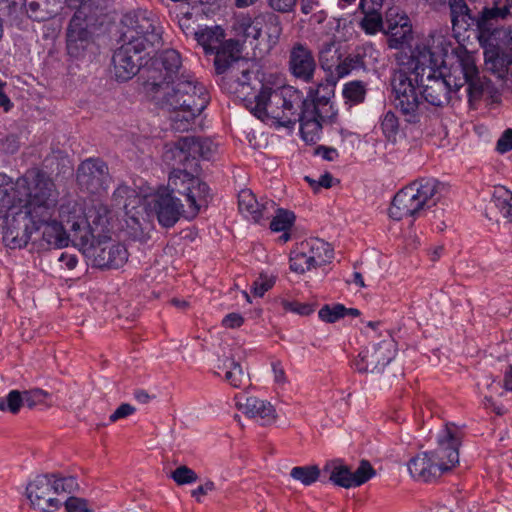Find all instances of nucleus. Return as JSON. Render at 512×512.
<instances>
[{"mask_svg":"<svg viewBox=\"0 0 512 512\" xmlns=\"http://www.w3.org/2000/svg\"><path fill=\"white\" fill-rule=\"evenodd\" d=\"M512 18L511 0H494L490 6H485L476 17V38L484 50L487 68L498 78L512 77V34L506 47L500 42L504 29L499 24Z\"/></svg>","mask_w":512,"mask_h":512,"instance_id":"obj_3","label":"nucleus"},{"mask_svg":"<svg viewBox=\"0 0 512 512\" xmlns=\"http://www.w3.org/2000/svg\"><path fill=\"white\" fill-rule=\"evenodd\" d=\"M357 70L360 69L353 63L352 58L347 55L344 59L340 60L337 65H335L333 73L337 79H341Z\"/></svg>","mask_w":512,"mask_h":512,"instance_id":"obj_56","label":"nucleus"},{"mask_svg":"<svg viewBox=\"0 0 512 512\" xmlns=\"http://www.w3.org/2000/svg\"><path fill=\"white\" fill-rule=\"evenodd\" d=\"M381 129L387 140L391 142L396 141L399 133V120L394 112L388 111L384 114L381 121Z\"/></svg>","mask_w":512,"mask_h":512,"instance_id":"obj_48","label":"nucleus"},{"mask_svg":"<svg viewBox=\"0 0 512 512\" xmlns=\"http://www.w3.org/2000/svg\"><path fill=\"white\" fill-rule=\"evenodd\" d=\"M319 62L323 70L332 72L337 60H340V54L336 47V42L329 39L321 44L318 51Z\"/></svg>","mask_w":512,"mask_h":512,"instance_id":"obj_40","label":"nucleus"},{"mask_svg":"<svg viewBox=\"0 0 512 512\" xmlns=\"http://www.w3.org/2000/svg\"><path fill=\"white\" fill-rule=\"evenodd\" d=\"M374 48L371 44H364L361 46H357L351 53L348 55L352 58L354 64L359 69L366 70L367 68V57H371Z\"/></svg>","mask_w":512,"mask_h":512,"instance_id":"obj_51","label":"nucleus"},{"mask_svg":"<svg viewBox=\"0 0 512 512\" xmlns=\"http://www.w3.org/2000/svg\"><path fill=\"white\" fill-rule=\"evenodd\" d=\"M438 447L429 452L437 464L443 463L447 471L459 463L460 437L457 427L453 423H447L438 436Z\"/></svg>","mask_w":512,"mask_h":512,"instance_id":"obj_24","label":"nucleus"},{"mask_svg":"<svg viewBox=\"0 0 512 512\" xmlns=\"http://www.w3.org/2000/svg\"><path fill=\"white\" fill-rule=\"evenodd\" d=\"M290 269L296 273H305L316 269L311 255L306 251L304 242L299 243L290 253Z\"/></svg>","mask_w":512,"mask_h":512,"instance_id":"obj_39","label":"nucleus"},{"mask_svg":"<svg viewBox=\"0 0 512 512\" xmlns=\"http://www.w3.org/2000/svg\"><path fill=\"white\" fill-rule=\"evenodd\" d=\"M78 488L75 477H62L56 474H40L29 481L26 496L34 509L42 512H55L61 505L60 495L70 494Z\"/></svg>","mask_w":512,"mask_h":512,"instance_id":"obj_9","label":"nucleus"},{"mask_svg":"<svg viewBox=\"0 0 512 512\" xmlns=\"http://www.w3.org/2000/svg\"><path fill=\"white\" fill-rule=\"evenodd\" d=\"M198 44L205 54H214V66L217 74H223L224 88L241 86L237 83L238 75H247L248 61L242 58V44L238 40H224L225 32L220 26L207 27L193 32ZM234 91L236 89H233Z\"/></svg>","mask_w":512,"mask_h":512,"instance_id":"obj_4","label":"nucleus"},{"mask_svg":"<svg viewBox=\"0 0 512 512\" xmlns=\"http://www.w3.org/2000/svg\"><path fill=\"white\" fill-rule=\"evenodd\" d=\"M173 193H177L171 189V192H158L148 201V207L153 211L159 223L166 228L172 227L180 219L184 212L183 204Z\"/></svg>","mask_w":512,"mask_h":512,"instance_id":"obj_25","label":"nucleus"},{"mask_svg":"<svg viewBox=\"0 0 512 512\" xmlns=\"http://www.w3.org/2000/svg\"><path fill=\"white\" fill-rule=\"evenodd\" d=\"M290 476L303 485L309 486L318 480L320 469L316 465L296 466L292 468Z\"/></svg>","mask_w":512,"mask_h":512,"instance_id":"obj_45","label":"nucleus"},{"mask_svg":"<svg viewBox=\"0 0 512 512\" xmlns=\"http://www.w3.org/2000/svg\"><path fill=\"white\" fill-rule=\"evenodd\" d=\"M381 340L364 348L352 361L358 373L382 374L397 353V343L389 331L381 334Z\"/></svg>","mask_w":512,"mask_h":512,"instance_id":"obj_13","label":"nucleus"},{"mask_svg":"<svg viewBox=\"0 0 512 512\" xmlns=\"http://www.w3.org/2000/svg\"><path fill=\"white\" fill-rule=\"evenodd\" d=\"M386 2L382 0H360L358 10L363 14L359 28L367 35H375L384 30L382 8Z\"/></svg>","mask_w":512,"mask_h":512,"instance_id":"obj_31","label":"nucleus"},{"mask_svg":"<svg viewBox=\"0 0 512 512\" xmlns=\"http://www.w3.org/2000/svg\"><path fill=\"white\" fill-rule=\"evenodd\" d=\"M261 37L266 39L270 48L277 45L282 35L283 27L281 19L273 12L260 13Z\"/></svg>","mask_w":512,"mask_h":512,"instance_id":"obj_36","label":"nucleus"},{"mask_svg":"<svg viewBox=\"0 0 512 512\" xmlns=\"http://www.w3.org/2000/svg\"><path fill=\"white\" fill-rule=\"evenodd\" d=\"M224 367L227 368L225 380L233 388H241L249 381L248 373H245L240 363L234 359H226Z\"/></svg>","mask_w":512,"mask_h":512,"instance_id":"obj_41","label":"nucleus"},{"mask_svg":"<svg viewBox=\"0 0 512 512\" xmlns=\"http://www.w3.org/2000/svg\"><path fill=\"white\" fill-rule=\"evenodd\" d=\"M111 211L107 205L95 202L88 208L87 212L76 200L63 201L59 207V218L66 225H70L72 233L80 232L82 226L91 232V239L101 235L110 221Z\"/></svg>","mask_w":512,"mask_h":512,"instance_id":"obj_10","label":"nucleus"},{"mask_svg":"<svg viewBox=\"0 0 512 512\" xmlns=\"http://www.w3.org/2000/svg\"><path fill=\"white\" fill-rule=\"evenodd\" d=\"M23 396L18 390H11L5 398H0V411L17 414L23 406Z\"/></svg>","mask_w":512,"mask_h":512,"instance_id":"obj_47","label":"nucleus"},{"mask_svg":"<svg viewBox=\"0 0 512 512\" xmlns=\"http://www.w3.org/2000/svg\"><path fill=\"white\" fill-rule=\"evenodd\" d=\"M314 154L321 156L326 161H334L338 158V152L335 148L323 145L316 147Z\"/></svg>","mask_w":512,"mask_h":512,"instance_id":"obj_64","label":"nucleus"},{"mask_svg":"<svg viewBox=\"0 0 512 512\" xmlns=\"http://www.w3.org/2000/svg\"><path fill=\"white\" fill-rule=\"evenodd\" d=\"M244 323V318L239 313H229L227 314L223 320L222 325L226 328H239Z\"/></svg>","mask_w":512,"mask_h":512,"instance_id":"obj_63","label":"nucleus"},{"mask_svg":"<svg viewBox=\"0 0 512 512\" xmlns=\"http://www.w3.org/2000/svg\"><path fill=\"white\" fill-rule=\"evenodd\" d=\"M346 307L342 304H335L333 306L324 305L318 312L319 318L327 323H334L341 318L345 317Z\"/></svg>","mask_w":512,"mask_h":512,"instance_id":"obj_49","label":"nucleus"},{"mask_svg":"<svg viewBox=\"0 0 512 512\" xmlns=\"http://www.w3.org/2000/svg\"><path fill=\"white\" fill-rule=\"evenodd\" d=\"M53 215L41 221L37 218L30 217V225H26L25 231L27 237L30 238L32 233L41 231L42 241L52 248H63L67 247L71 242L73 244L72 228L70 225H66L60 218V222L52 219Z\"/></svg>","mask_w":512,"mask_h":512,"instance_id":"obj_15","label":"nucleus"},{"mask_svg":"<svg viewBox=\"0 0 512 512\" xmlns=\"http://www.w3.org/2000/svg\"><path fill=\"white\" fill-rule=\"evenodd\" d=\"M238 206L242 213L251 217L255 222L261 219L269 218L272 211L275 210V202L273 200H265L258 202L254 193L249 190H242L238 195Z\"/></svg>","mask_w":512,"mask_h":512,"instance_id":"obj_32","label":"nucleus"},{"mask_svg":"<svg viewBox=\"0 0 512 512\" xmlns=\"http://www.w3.org/2000/svg\"><path fill=\"white\" fill-rule=\"evenodd\" d=\"M415 76L404 70L394 73L391 80L395 107L400 110L405 120L409 123H417L420 119V107L423 104L417 92Z\"/></svg>","mask_w":512,"mask_h":512,"instance_id":"obj_14","label":"nucleus"},{"mask_svg":"<svg viewBox=\"0 0 512 512\" xmlns=\"http://www.w3.org/2000/svg\"><path fill=\"white\" fill-rule=\"evenodd\" d=\"M28 16L35 21H42L47 18V13L41 9L36 1H30L27 7Z\"/></svg>","mask_w":512,"mask_h":512,"instance_id":"obj_61","label":"nucleus"},{"mask_svg":"<svg viewBox=\"0 0 512 512\" xmlns=\"http://www.w3.org/2000/svg\"><path fill=\"white\" fill-rule=\"evenodd\" d=\"M444 61L439 73L445 76L454 92L467 85L469 102L479 100L489 81L480 76L474 55L465 47L457 46L450 55H446Z\"/></svg>","mask_w":512,"mask_h":512,"instance_id":"obj_6","label":"nucleus"},{"mask_svg":"<svg viewBox=\"0 0 512 512\" xmlns=\"http://www.w3.org/2000/svg\"><path fill=\"white\" fill-rule=\"evenodd\" d=\"M444 189V184L433 178L416 180L396 193L389 216L397 221L407 217L416 218L437 204Z\"/></svg>","mask_w":512,"mask_h":512,"instance_id":"obj_5","label":"nucleus"},{"mask_svg":"<svg viewBox=\"0 0 512 512\" xmlns=\"http://www.w3.org/2000/svg\"><path fill=\"white\" fill-rule=\"evenodd\" d=\"M295 220L293 212L284 209H277V214L270 222V229L273 232H286L292 227Z\"/></svg>","mask_w":512,"mask_h":512,"instance_id":"obj_46","label":"nucleus"},{"mask_svg":"<svg viewBox=\"0 0 512 512\" xmlns=\"http://www.w3.org/2000/svg\"><path fill=\"white\" fill-rule=\"evenodd\" d=\"M135 407L129 403H122L109 417L111 422H116L119 419L128 417L135 412Z\"/></svg>","mask_w":512,"mask_h":512,"instance_id":"obj_59","label":"nucleus"},{"mask_svg":"<svg viewBox=\"0 0 512 512\" xmlns=\"http://www.w3.org/2000/svg\"><path fill=\"white\" fill-rule=\"evenodd\" d=\"M272 286L273 281L271 279L260 277L254 282L252 291L255 296L262 297Z\"/></svg>","mask_w":512,"mask_h":512,"instance_id":"obj_62","label":"nucleus"},{"mask_svg":"<svg viewBox=\"0 0 512 512\" xmlns=\"http://www.w3.org/2000/svg\"><path fill=\"white\" fill-rule=\"evenodd\" d=\"M342 93L347 102L360 104L365 100L367 85L361 80H353L344 85Z\"/></svg>","mask_w":512,"mask_h":512,"instance_id":"obj_43","label":"nucleus"},{"mask_svg":"<svg viewBox=\"0 0 512 512\" xmlns=\"http://www.w3.org/2000/svg\"><path fill=\"white\" fill-rule=\"evenodd\" d=\"M22 396L23 404H26L29 408H34L35 406L44 403L45 399L48 397V393L42 389L35 388L24 391Z\"/></svg>","mask_w":512,"mask_h":512,"instance_id":"obj_55","label":"nucleus"},{"mask_svg":"<svg viewBox=\"0 0 512 512\" xmlns=\"http://www.w3.org/2000/svg\"><path fill=\"white\" fill-rule=\"evenodd\" d=\"M171 478L178 485L191 484L198 480V476L194 470L189 468L186 465H181L177 467L172 473Z\"/></svg>","mask_w":512,"mask_h":512,"instance_id":"obj_53","label":"nucleus"},{"mask_svg":"<svg viewBox=\"0 0 512 512\" xmlns=\"http://www.w3.org/2000/svg\"><path fill=\"white\" fill-rule=\"evenodd\" d=\"M274 100L276 106L285 113L284 120H279V124L284 127L294 125L298 119V111L302 104V92L292 86H282L275 88Z\"/></svg>","mask_w":512,"mask_h":512,"instance_id":"obj_29","label":"nucleus"},{"mask_svg":"<svg viewBox=\"0 0 512 512\" xmlns=\"http://www.w3.org/2000/svg\"><path fill=\"white\" fill-rule=\"evenodd\" d=\"M80 232L72 233L73 245L77 247L93 267L119 269L128 260L126 247L106 235L91 239V232L82 226Z\"/></svg>","mask_w":512,"mask_h":512,"instance_id":"obj_8","label":"nucleus"},{"mask_svg":"<svg viewBox=\"0 0 512 512\" xmlns=\"http://www.w3.org/2000/svg\"><path fill=\"white\" fill-rule=\"evenodd\" d=\"M16 206V191L0 186V217L6 216L8 211Z\"/></svg>","mask_w":512,"mask_h":512,"instance_id":"obj_52","label":"nucleus"},{"mask_svg":"<svg viewBox=\"0 0 512 512\" xmlns=\"http://www.w3.org/2000/svg\"><path fill=\"white\" fill-rule=\"evenodd\" d=\"M297 122L300 123V133L306 143H316L320 139L322 126L329 119H320L315 110L300 107Z\"/></svg>","mask_w":512,"mask_h":512,"instance_id":"obj_34","label":"nucleus"},{"mask_svg":"<svg viewBox=\"0 0 512 512\" xmlns=\"http://www.w3.org/2000/svg\"><path fill=\"white\" fill-rule=\"evenodd\" d=\"M145 50L142 44L133 45L123 42L114 52L112 63L114 75L118 81H128L138 73L141 65L140 54Z\"/></svg>","mask_w":512,"mask_h":512,"instance_id":"obj_18","label":"nucleus"},{"mask_svg":"<svg viewBox=\"0 0 512 512\" xmlns=\"http://www.w3.org/2000/svg\"><path fill=\"white\" fill-rule=\"evenodd\" d=\"M334 84L319 83L315 89L310 88L307 98L302 97V108H309L315 110V114L320 119H329L333 121L336 116V111L333 108L331 97L334 95Z\"/></svg>","mask_w":512,"mask_h":512,"instance_id":"obj_26","label":"nucleus"},{"mask_svg":"<svg viewBox=\"0 0 512 512\" xmlns=\"http://www.w3.org/2000/svg\"><path fill=\"white\" fill-rule=\"evenodd\" d=\"M422 91V98L429 104L437 107H443L450 102V95L454 89L449 82L445 80V76L441 73H435L419 79Z\"/></svg>","mask_w":512,"mask_h":512,"instance_id":"obj_28","label":"nucleus"},{"mask_svg":"<svg viewBox=\"0 0 512 512\" xmlns=\"http://www.w3.org/2000/svg\"><path fill=\"white\" fill-rule=\"evenodd\" d=\"M442 63L445 61L440 50H433L425 44H419L410 57L408 74L415 76V81L418 83L419 79L438 73Z\"/></svg>","mask_w":512,"mask_h":512,"instance_id":"obj_21","label":"nucleus"},{"mask_svg":"<svg viewBox=\"0 0 512 512\" xmlns=\"http://www.w3.org/2000/svg\"><path fill=\"white\" fill-rule=\"evenodd\" d=\"M450 17L453 30L461 33L476 27V17L472 16L471 10L465 0H448Z\"/></svg>","mask_w":512,"mask_h":512,"instance_id":"obj_35","label":"nucleus"},{"mask_svg":"<svg viewBox=\"0 0 512 512\" xmlns=\"http://www.w3.org/2000/svg\"><path fill=\"white\" fill-rule=\"evenodd\" d=\"M376 474L374 468L367 460H362L358 468L352 472L348 466H335L330 473V481L343 488L359 487Z\"/></svg>","mask_w":512,"mask_h":512,"instance_id":"obj_27","label":"nucleus"},{"mask_svg":"<svg viewBox=\"0 0 512 512\" xmlns=\"http://www.w3.org/2000/svg\"><path fill=\"white\" fill-rule=\"evenodd\" d=\"M17 189L27 190V199L24 204L25 214L28 218L37 220L53 215L57 202L58 191L53 180L42 170L29 169L15 184Z\"/></svg>","mask_w":512,"mask_h":512,"instance_id":"obj_7","label":"nucleus"},{"mask_svg":"<svg viewBox=\"0 0 512 512\" xmlns=\"http://www.w3.org/2000/svg\"><path fill=\"white\" fill-rule=\"evenodd\" d=\"M165 148V160L183 166V169L177 168L171 171L168 187L185 197L188 206L187 214L194 217L200 208L207 204L209 187L200 178L187 171V168L197 172V159H211L217 152V144L209 138L185 136L167 144Z\"/></svg>","mask_w":512,"mask_h":512,"instance_id":"obj_1","label":"nucleus"},{"mask_svg":"<svg viewBox=\"0 0 512 512\" xmlns=\"http://www.w3.org/2000/svg\"><path fill=\"white\" fill-rule=\"evenodd\" d=\"M493 202L503 217L512 222V192L504 187L497 188L494 192Z\"/></svg>","mask_w":512,"mask_h":512,"instance_id":"obj_44","label":"nucleus"},{"mask_svg":"<svg viewBox=\"0 0 512 512\" xmlns=\"http://www.w3.org/2000/svg\"><path fill=\"white\" fill-rule=\"evenodd\" d=\"M289 72L293 77L305 83L314 79L317 63L312 50L305 43L296 42L289 50Z\"/></svg>","mask_w":512,"mask_h":512,"instance_id":"obj_22","label":"nucleus"},{"mask_svg":"<svg viewBox=\"0 0 512 512\" xmlns=\"http://www.w3.org/2000/svg\"><path fill=\"white\" fill-rule=\"evenodd\" d=\"M266 2L273 11L289 13L294 10L297 0H266Z\"/></svg>","mask_w":512,"mask_h":512,"instance_id":"obj_58","label":"nucleus"},{"mask_svg":"<svg viewBox=\"0 0 512 512\" xmlns=\"http://www.w3.org/2000/svg\"><path fill=\"white\" fill-rule=\"evenodd\" d=\"M115 206L123 208L127 216V224L140 225L146 214L148 201L141 196L134 188L125 184L119 185L112 195Z\"/></svg>","mask_w":512,"mask_h":512,"instance_id":"obj_20","label":"nucleus"},{"mask_svg":"<svg viewBox=\"0 0 512 512\" xmlns=\"http://www.w3.org/2000/svg\"><path fill=\"white\" fill-rule=\"evenodd\" d=\"M63 503L67 512H93V510L89 508L87 500L83 498L71 496Z\"/></svg>","mask_w":512,"mask_h":512,"instance_id":"obj_57","label":"nucleus"},{"mask_svg":"<svg viewBox=\"0 0 512 512\" xmlns=\"http://www.w3.org/2000/svg\"><path fill=\"white\" fill-rule=\"evenodd\" d=\"M251 71L248 67L247 75H238L237 83L241 86L236 87L237 91L231 88L232 84H228L225 89L234 94L238 99L245 102L246 107L257 118L264 120L271 118L279 123V120H284L285 113L278 108L274 100L275 89L267 86H262L257 94L252 92L253 88L250 85Z\"/></svg>","mask_w":512,"mask_h":512,"instance_id":"obj_11","label":"nucleus"},{"mask_svg":"<svg viewBox=\"0 0 512 512\" xmlns=\"http://www.w3.org/2000/svg\"><path fill=\"white\" fill-rule=\"evenodd\" d=\"M374 48L371 44H364L361 46H357L351 53L348 55L352 58L354 64L359 69L366 70L367 68V57H371Z\"/></svg>","mask_w":512,"mask_h":512,"instance_id":"obj_50","label":"nucleus"},{"mask_svg":"<svg viewBox=\"0 0 512 512\" xmlns=\"http://www.w3.org/2000/svg\"><path fill=\"white\" fill-rule=\"evenodd\" d=\"M496 149L500 153L512 150V129H507L498 139Z\"/></svg>","mask_w":512,"mask_h":512,"instance_id":"obj_60","label":"nucleus"},{"mask_svg":"<svg viewBox=\"0 0 512 512\" xmlns=\"http://www.w3.org/2000/svg\"><path fill=\"white\" fill-rule=\"evenodd\" d=\"M77 181L91 194L106 192L111 181L108 166L101 159L89 158L78 167Z\"/></svg>","mask_w":512,"mask_h":512,"instance_id":"obj_16","label":"nucleus"},{"mask_svg":"<svg viewBox=\"0 0 512 512\" xmlns=\"http://www.w3.org/2000/svg\"><path fill=\"white\" fill-rule=\"evenodd\" d=\"M306 251L311 255L312 261L316 268L330 263L334 257V250L332 246L320 239L309 238L303 241Z\"/></svg>","mask_w":512,"mask_h":512,"instance_id":"obj_37","label":"nucleus"},{"mask_svg":"<svg viewBox=\"0 0 512 512\" xmlns=\"http://www.w3.org/2000/svg\"><path fill=\"white\" fill-rule=\"evenodd\" d=\"M280 305L285 312H291L301 316H308L314 311V307L311 304L298 301L282 299Z\"/></svg>","mask_w":512,"mask_h":512,"instance_id":"obj_54","label":"nucleus"},{"mask_svg":"<svg viewBox=\"0 0 512 512\" xmlns=\"http://www.w3.org/2000/svg\"><path fill=\"white\" fill-rule=\"evenodd\" d=\"M237 30L246 39L258 40L261 38L260 13L254 18L250 16L240 18L237 22Z\"/></svg>","mask_w":512,"mask_h":512,"instance_id":"obj_42","label":"nucleus"},{"mask_svg":"<svg viewBox=\"0 0 512 512\" xmlns=\"http://www.w3.org/2000/svg\"><path fill=\"white\" fill-rule=\"evenodd\" d=\"M383 32L389 35L388 47L400 49L412 39L410 19L398 7H390L385 13Z\"/></svg>","mask_w":512,"mask_h":512,"instance_id":"obj_19","label":"nucleus"},{"mask_svg":"<svg viewBox=\"0 0 512 512\" xmlns=\"http://www.w3.org/2000/svg\"><path fill=\"white\" fill-rule=\"evenodd\" d=\"M86 20L87 14L83 10L77 9L67 27V53L75 59L83 57L92 42V36L87 29Z\"/></svg>","mask_w":512,"mask_h":512,"instance_id":"obj_17","label":"nucleus"},{"mask_svg":"<svg viewBox=\"0 0 512 512\" xmlns=\"http://www.w3.org/2000/svg\"><path fill=\"white\" fill-rule=\"evenodd\" d=\"M290 269L296 273H305L316 269L311 255L306 251L304 242L299 243L290 253Z\"/></svg>","mask_w":512,"mask_h":512,"instance_id":"obj_38","label":"nucleus"},{"mask_svg":"<svg viewBox=\"0 0 512 512\" xmlns=\"http://www.w3.org/2000/svg\"><path fill=\"white\" fill-rule=\"evenodd\" d=\"M182 59L175 49H166L152 59L150 75L147 80L157 79L163 83L187 75L182 71Z\"/></svg>","mask_w":512,"mask_h":512,"instance_id":"obj_23","label":"nucleus"},{"mask_svg":"<svg viewBox=\"0 0 512 512\" xmlns=\"http://www.w3.org/2000/svg\"><path fill=\"white\" fill-rule=\"evenodd\" d=\"M121 39L133 45L142 44L143 49L162 46V30L152 13L146 10L129 12L121 19Z\"/></svg>","mask_w":512,"mask_h":512,"instance_id":"obj_12","label":"nucleus"},{"mask_svg":"<svg viewBox=\"0 0 512 512\" xmlns=\"http://www.w3.org/2000/svg\"><path fill=\"white\" fill-rule=\"evenodd\" d=\"M236 399L238 398L236 397ZM236 406L248 417L259 419L262 425H270L277 419L276 410L273 405L256 397H248L244 403L237 400Z\"/></svg>","mask_w":512,"mask_h":512,"instance_id":"obj_33","label":"nucleus"},{"mask_svg":"<svg viewBox=\"0 0 512 512\" xmlns=\"http://www.w3.org/2000/svg\"><path fill=\"white\" fill-rule=\"evenodd\" d=\"M143 89L155 105L172 112L171 128L176 132L190 130L195 118L209 103L206 88L192 75L163 83L157 79L146 80Z\"/></svg>","mask_w":512,"mask_h":512,"instance_id":"obj_2","label":"nucleus"},{"mask_svg":"<svg viewBox=\"0 0 512 512\" xmlns=\"http://www.w3.org/2000/svg\"><path fill=\"white\" fill-rule=\"evenodd\" d=\"M410 475L422 482H431L447 472L443 463L437 464L429 452L418 454L408 463Z\"/></svg>","mask_w":512,"mask_h":512,"instance_id":"obj_30","label":"nucleus"}]
</instances>
